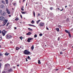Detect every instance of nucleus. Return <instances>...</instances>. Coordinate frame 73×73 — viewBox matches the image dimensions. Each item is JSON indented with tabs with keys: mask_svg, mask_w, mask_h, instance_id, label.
Here are the masks:
<instances>
[{
	"mask_svg": "<svg viewBox=\"0 0 73 73\" xmlns=\"http://www.w3.org/2000/svg\"><path fill=\"white\" fill-rule=\"evenodd\" d=\"M12 37V36L9 33L7 34L6 36V38L7 39H11Z\"/></svg>",
	"mask_w": 73,
	"mask_h": 73,
	"instance_id": "obj_1",
	"label": "nucleus"
},
{
	"mask_svg": "<svg viewBox=\"0 0 73 73\" xmlns=\"http://www.w3.org/2000/svg\"><path fill=\"white\" fill-rule=\"evenodd\" d=\"M7 32V31H6L5 30H4L2 31L1 33H2L3 36H4L5 35V34Z\"/></svg>",
	"mask_w": 73,
	"mask_h": 73,
	"instance_id": "obj_2",
	"label": "nucleus"
},
{
	"mask_svg": "<svg viewBox=\"0 0 73 73\" xmlns=\"http://www.w3.org/2000/svg\"><path fill=\"white\" fill-rule=\"evenodd\" d=\"M30 53V52L27 50H25L24 52V54H26V55H28Z\"/></svg>",
	"mask_w": 73,
	"mask_h": 73,
	"instance_id": "obj_3",
	"label": "nucleus"
},
{
	"mask_svg": "<svg viewBox=\"0 0 73 73\" xmlns=\"http://www.w3.org/2000/svg\"><path fill=\"white\" fill-rule=\"evenodd\" d=\"M44 24H45L44 23L41 22L40 23V24L38 25V26L40 27H44Z\"/></svg>",
	"mask_w": 73,
	"mask_h": 73,
	"instance_id": "obj_4",
	"label": "nucleus"
},
{
	"mask_svg": "<svg viewBox=\"0 0 73 73\" xmlns=\"http://www.w3.org/2000/svg\"><path fill=\"white\" fill-rule=\"evenodd\" d=\"M6 11H7V13H8V15H10L11 14V13L10 12V11H9L8 10V8H6Z\"/></svg>",
	"mask_w": 73,
	"mask_h": 73,
	"instance_id": "obj_5",
	"label": "nucleus"
},
{
	"mask_svg": "<svg viewBox=\"0 0 73 73\" xmlns=\"http://www.w3.org/2000/svg\"><path fill=\"white\" fill-rule=\"evenodd\" d=\"M33 39V38H29L27 40V41L28 42H29L30 41H31V40H32Z\"/></svg>",
	"mask_w": 73,
	"mask_h": 73,
	"instance_id": "obj_6",
	"label": "nucleus"
},
{
	"mask_svg": "<svg viewBox=\"0 0 73 73\" xmlns=\"http://www.w3.org/2000/svg\"><path fill=\"white\" fill-rule=\"evenodd\" d=\"M1 14L2 16H5V15H6V13L5 12H3V13H2Z\"/></svg>",
	"mask_w": 73,
	"mask_h": 73,
	"instance_id": "obj_7",
	"label": "nucleus"
},
{
	"mask_svg": "<svg viewBox=\"0 0 73 73\" xmlns=\"http://www.w3.org/2000/svg\"><path fill=\"white\" fill-rule=\"evenodd\" d=\"M31 34H32V33L30 32H29L26 34V35L27 36H29V35H31Z\"/></svg>",
	"mask_w": 73,
	"mask_h": 73,
	"instance_id": "obj_8",
	"label": "nucleus"
},
{
	"mask_svg": "<svg viewBox=\"0 0 73 73\" xmlns=\"http://www.w3.org/2000/svg\"><path fill=\"white\" fill-rule=\"evenodd\" d=\"M8 72H13V70H12V68H10L8 70Z\"/></svg>",
	"mask_w": 73,
	"mask_h": 73,
	"instance_id": "obj_9",
	"label": "nucleus"
},
{
	"mask_svg": "<svg viewBox=\"0 0 73 73\" xmlns=\"http://www.w3.org/2000/svg\"><path fill=\"white\" fill-rule=\"evenodd\" d=\"M0 20H4V17L2 16L0 17Z\"/></svg>",
	"mask_w": 73,
	"mask_h": 73,
	"instance_id": "obj_10",
	"label": "nucleus"
},
{
	"mask_svg": "<svg viewBox=\"0 0 73 73\" xmlns=\"http://www.w3.org/2000/svg\"><path fill=\"white\" fill-rule=\"evenodd\" d=\"M5 66L6 67H8V66H9L10 65L8 64H5Z\"/></svg>",
	"mask_w": 73,
	"mask_h": 73,
	"instance_id": "obj_11",
	"label": "nucleus"
},
{
	"mask_svg": "<svg viewBox=\"0 0 73 73\" xmlns=\"http://www.w3.org/2000/svg\"><path fill=\"white\" fill-rule=\"evenodd\" d=\"M0 7H1V8H3L4 7V6L3 5H1L0 6Z\"/></svg>",
	"mask_w": 73,
	"mask_h": 73,
	"instance_id": "obj_12",
	"label": "nucleus"
},
{
	"mask_svg": "<svg viewBox=\"0 0 73 73\" xmlns=\"http://www.w3.org/2000/svg\"><path fill=\"white\" fill-rule=\"evenodd\" d=\"M2 23L3 24V25H2L3 26H4L6 24V23L5 22H3Z\"/></svg>",
	"mask_w": 73,
	"mask_h": 73,
	"instance_id": "obj_13",
	"label": "nucleus"
},
{
	"mask_svg": "<svg viewBox=\"0 0 73 73\" xmlns=\"http://www.w3.org/2000/svg\"><path fill=\"white\" fill-rule=\"evenodd\" d=\"M21 10L22 11H24V6H22L21 7Z\"/></svg>",
	"mask_w": 73,
	"mask_h": 73,
	"instance_id": "obj_14",
	"label": "nucleus"
},
{
	"mask_svg": "<svg viewBox=\"0 0 73 73\" xmlns=\"http://www.w3.org/2000/svg\"><path fill=\"white\" fill-rule=\"evenodd\" d=\"M19 20V18L18 17H17L15 19V20L16 21H18V20Z\"/></svg>",
	"mask_w": 73,
	"mask_h": 73,
	"instance_id": "obj_15",
	"label": "nucleus"
},
{
	"mask_svg": "<svg viewBox=\"0 0 73 73\" xmlns=\"http://www.w3.org/2000/svg\"><path fill=\"white\" fill-rule=\"evenodd\" d=\"M29 26H30V27H35L34 25H31V24H29L28 25Z\"/></svg>",
	"mask_w": 73,
	"mask_h": 73,
	"instance_id": "obj_16",
	"label": "nucleus"
},
{
	"mask_svg": "<svg viewBox=\"0 0 73 73\" xmlns=\"http://www.w3.org/2000/svg\"><path fill=\"white\" fill-rule=\"evenodd\" d=\"M28 29H29V31H31V32H32L33 30L32 29H31L30 28H29Z\"/></svg>",
	"mask_w": 73,
	"mask_h": 73,
	"instance_id": "obj_17",
	"label": "nucleus"
},
{
	"mask_svg": "<svg viewBox=\"0 0 73 73\" xmlns=\"http://www.w3.org/2000/svg\"><path fill=\"white\" fill-rule=\"evenodd\" d=\"M38 63L39 64H41V62H40V60H38Z\"/></svg>",
	"mask_w": 73,
	"mask_h": 73,
	"instance_id": "obj_18",
	"label": "nucleus"
},
{
	"mask_svg": "<svg viewBox=\"0 0 73 73\" xmlns=\"http://www.w3.org/2000/svg\"><path fill=\"white\" fill-rule=\"evenodd\" d=\"M31 49L32 50H33L34 49V46L33 45L31 47Z\"/></svg>",
	"mask_w": 73,
	"mask_h": 73,
	"instance_id": "obj_19",
	"label": "nucleus"
},
{
	"mask_svg": "<svg viewBox=\"0 0 73 73\" xmlns=\"http://www.w3.org/2000/svg\"><path fill=\"white\" fill-rule=\"evenodd\" d=\"M65 32H66V33H70L69 32H68V31L66 30H65Z\"/></svg>",
	"mask_w": 73,
	"mask_h": 73,
	"instance_id": "obj_20",
	"label": "nucleus"
},
{
	"mask_svg": "<svg viewBox=\"0 0 73 73\" xmlns=\"http://www.w3.org/2000/svg\"><path fill=\"white\" fill-rule=\"evenodd\" d=\"M33 15H34V17H35V12L33 11Z\"/></svg>",
	"mask_w": 73,
	"mask_h": 73,
	"instance_id": "obj_21",
	"label": "nucleus"
},
{
	"mask_svg": "<svg viewBox=\"0 0 73 73\" xmlns=\"http://www.w3.org/2000/svg\"><path fill=\"white\" fill-rule=\"evenodd\" d=\"M56 29L57 31V32H59V30H60V29H59V28H56Z\"/></svg>",
	"mask_w": 73,
	"mask_h": 73,
	"instance_id": "obj_22",
	"label": "nucleus"
},
{
	"mask_svg": "<svg viewBox=\"0 0 73 73\" xmlns=\"http://www.w3.org/2000/svg\"><path fill=\"white\" fill-rule=\"evenodd\" d=\"M58 28H62V27L61 26V25H59L58 26Z\"/></svg>",
	"mask_w": 73,
	"mask_h": 73,
	"instance_id": "obj_23",
	"label": "nucleus"
},
{
	"mask_svg": "<svg viewBox=\"0 0 73 73\" xmlns=\"http://www.w3.org/2000/svg\"><path fill=\"white\" fill-rule=\"evenodd\" d=\"M8 54H9V53H5V56H8Z\"/></svg>",
	"mask_w": 73,
	"mask_h": 73,
	"instance_id": "obj_24",
	"label": "nucleus"
},
{
	"mask_svg": "<svg viewBox=\"0 0 73 73\" xmlns=\"http://www.w3.org/2000/svg\"><path fill=\"white\" fill-rule=\"evenodd\" d=\"M2 12H3V11H2V10L0 9V15L1 14Z\"/></svg>",
	"mask_w": 73,
	"mask_h": 73,
	"instance_id": "obj_25",
	"label": "nucleus"
},
{
	"mask_svg": "<svg viewBox=\"0 0 73 73\" xmlns=\"http://www.w3.org/2000/svg\"><path fill=\"white\" fill-rule=\"evenodd\" d=\"M53 9V8L52 7H50V10H51V11H52Z\"/></svg>",
	"mask_w": 73,
	"mask_h": 73,
	"instance_id": "obj_26",
	"label": "nucleus"
},
{
	"mask_svg": "<svg viewBox=\"0 0 73 73\" xmlns=\"http://www.w3.org/2000/svg\"><path fill=\"white\" fill-rule=\"evenodd\" d=\"M5 0L6 3L7 4H8V0Z\"/></svg>",
	"mask_w": 73,
	"mask_h": 73,
	"instance_id": "obj_27",
	"label": "nucleus"
},
{
	"mask_svg": "<svg viewBox=\"0 0 73 73\" xmlns=\"http://www.w3.org/2000/svg\"><path fill=\"white\" fill-rule=\"evenodd\" d=\"M68 34L69 37H71V35H70V33H69Z\"/></svg>",
	"mask_w": 73,
	"mask_h": 73,
	"instance_id": "obj_28",
	"label": "nucleus"
},
{
	"mask_svg": "<svg viewBox=\"0 0 73 73\" xmlns=\"http://www.w3.org/2000/svg\"><path fill=\"white\" fill-rule=\"evenodd\" d=\"M19 47H17L16 48V50H19Z\"/></svg>",
	"mask_w": 73,
	"mask_h": 73,
	"instance_id": "obj_29",
	"label": "nucleus"
},
{
	"mask_svg": "<svg viewBox=\"0 0 73 73\" xmlns=\"http://www.w3.org/2000/svg\"><path fill=\"white\" fill-rule=\"evenodd\" d=\"M60 37H59L58 38V41H60Z\"/></svg>",
	"mask_w": 73,
	"mask_h": 73,
	"instance_id": "obj_30",
	"label": "nucleus"
},
{
	"mask_svg": "<svg viewBox=\"0 0 73 73\" xmlns=\"http://www.w3.org/2000/svg\"><path fill=\"white\" fill-rule=\"evenodd\" d=\"M35 23V22L33 20H32L31 22V23L32 24H33V23Z\"/></svg>",
	"mask_w": 73,
	"mask_h": 73,
	"instance_id": "obj_31",
	"label": "nucleus"
},
{
	"mask_svg": "<svg viewBox=\"0 0 73 73\" xmlns=\"http://www.w3.org/2000/svg\"><path fill=\"white\" fill-rule=\"evenodd\" d=\"M66 21H69V18H67L66 20Z\"/></svg>",
	"mask_w": 73,
	"mask_h": 73,
	"instance_id": "obj_32",
	"label": "nucleus"
},
{
	"mask_svg": "<svg viewBox=\"0 0 73 73\" xmlns=\"http://www.w3.org/2000/svg\"><path fill=\"white\" fill-rule=\"evenodd\" d=\"M40 21V20H39L36 21V23H37V24H38V23Z\"/></svg>",
	"mask_w": 73,
	"mask_h": 73,
	"instance_id": "obj_33",
	"label": "nucleus"
},
{
	"mask_svg": "<svg viewBox=\"0 0 73 73\" xmlns=\"http://www.w3.org/2000/svg\"><path fill=\"white\" fill-rule=\"evenodd\" d=\"M22 14H25V12L24 11H21Z\"/></svg>",
	"mask_w": 73,
	"mask_h": 73,
	"instance_id": "obj_34",
	"label": "nucleus"
},
{
	"mask_svg": "<svg viewBox=\"0 0 73 73\" xmlns=\"http://www.w3.org/2000/svg\"><path fill=\"white\" fill-rule=\"evenodd\" d=\"M9 22H8L7 23V24L6 25V26H8V25H9Z\"/></svg>",
	"mask_w": 73,
	"mask_h": 73,
	"instance_id": "obj_35",
	"label": "nucleus"
},
{
	"mask_svg": "<svg viewBox=\"0 0 73 73\" xmlns=\"http://www.w3.org/2000/svg\"><path fill=\"white\" fill-rule=\"evenodd\" d=\"M27 58L28 59H29V60H30L31 59V58H30V57H29V56H28Z\"/></svg>",
	"mask_w": 73,
	"mask_h": 73,
	"instance_id": "obj_36",
	"label": "nucleus"
},
{
	"mask_svg": "<svg viewBox=\"0 0 73 73\" xmlns=\"http://www.w3.org/2000/svg\"><path fill=\"white\" fill-rule=\"evenodd\" d=\"M37 36V35L35 34V35H34V37H35V38H36V37Z\"/></svg>",
	"mask_w": 73,
	"mask_h": 73,
	"instance_id": "obj_37",
	"label": "nucleus"
},
{
	"mask_svg": "<svg viewBox=\"0 0 73 73\" xmlns=\"http://www.w3.org/2000/svg\"><path fill=\"white\" fill-rule=\"evenodd\" d=\"M42 34H39V36H42Z\"/></svg>",
	"mask_w": 73,
	"mask_h": 73,
	"instance_id": "obj_38",
	"label": "nucleus"
},
{
	"mask_svg": "<svg viewBox=\"0 0 73 73\" xmlns=\"http://www.w3.org/2000/svg\"><path fill=\"white\" fill-rule=\"evenodd\" d=\"M40 16V14L38 13V15L37 16V17H38V16Z\"/></svg>",
	"mask_w": 73,
	"mask_h": 73,
	"instance_id": "obj_39",
	"label": "nucleus"
},
{
	"mask_svg": "<svg viewBox=\"0 0 73 73\" xmlns=\"http://www.w3.org/2000/svg\"><path fill=\"white\" fill-rule=\"evenodd\" d=\"M60 54H63V52H60Z\"/></svg>",
	"mask_w": 73,
	"mask_h": 73,
	"instance_id": "obj_40",
	"label": "nucleus"
},
{
	"mask_svg": "<svg viewBox=\"0 0 73 73\" xmlns=\"http://www.w3.org/2000/svg\"><path fill=\"white\" fill-rule=\"evenodd\" d=\"M16 3H15L13 4V5H14V6H16Z\"/></svg>",
	"mask_w": 73,
	"mask_h": 73,
	"instance_id": "obj_41",
	"label": "nucleus"
},
{
	"mask_svg": "<svg viewBox=\"0 0 73 73\" xmlns=\"http://www.w3.org/2000/svg\"><path fill=\"white\" fill-rule=\"evenodd\" d=\"M5 22H6V23H7V22H8V21L7 20H5Z\"/></svg>",
	"mask_w": 73,
	"mask_h": 73,
	"instance_id": "obj_42",
	"label": "nucleus"
},
{
	"mask_svg": "<svg viewBox=\"0 0 73 73\" xmlns=\"http://www.w3.org/2000/svg\"><path fill=\"white\" fill-rule=\"evenodd\" d=\"M67 69H69V70H70V67L68 68H67Z\"/></svg>",
	"mask_w": 73,
	"mask_h": 73,
	"instance_id": "obj_43",
	"label": "nucleus"
},
{
	"mask_svg": "<svg viewBox=\"0 0 73 73\" xmlns=\"http://www.w3.org/2000/svg\"><path fill=\"white\" fill-rule=\"evenodd\" d=\"M3 54L0 53V56H3Z\"/></svg>",
	"mask_w": 73,
	"mask_h": 73,
	"instance_id": "obj_44",
	"label": "nucleus"
},
{
	"mask_svg": "<svg viewBox=\"0 0 73 73\" xmlns=\"http://www.w3.org/2000/svg\"><path fill=\"white\" fill-rule=\"evenodd\" d=\"M1 64L0 63V69L1 68Z\"/></svg>",
	"mask_w": 73,
	"mask_h": 73,
	"instance_id": "obj_45",
	"label": "nucleus"
},
{
	"mask_svg": "<svg viewBox=\"0 0 73 73\" xmlns=\"http://www.w3.org/2000/svg\"><path fill=\"white\" fill-rule=\"evenodd\" d=\"M24 12L25 13H25H27V12L26 11H24Z\"/></svg>",
	"mask_w": 73,
	"mask_h": 73,
	"instance_id": "obj_46",
	"label": "nucleus"
},
{
	"mask_svg": "<svg viewBox=\"0 0 73 73\" xmlns=\"http://www.w3.org/2000/svg\"><path fill=\"white\" fill-rule=\"evenodd\" d=\"M19 38H20V39H21H21H22V36L20 37Z\"/></svg>",
	"mask_w": 73,
	"mask_h": 73,
	"instance_id": "obj_47",
	"label": "nucleus"
},
{
	"mask_svg": "<svg viewBox=\"0 0 73 73\" xmlns=\"http://www.w3.org/2000/svg\"><path fill=\"white\" fill-rule=\"evenodd\" d=\"M20 17H21V19H22V15H20Z\"/></svg>",
	"mask_w": 73,
	"mask_h": 73,
	"instance_id": "obj_48",
	"label": "nucleus"
},
{
	"mask_svg": "<svg viewBox=\"0 0 73 73\" xmlns=\"http://www.w3.org/2000/svg\"><path fill=\"white\" fill-rule=\"evenodd\" d=\"M26 61L27 62V61H28V60H27V58H26Z\"/></svg>",
	"mask_w": 73,
	"mask_h": 73,
	"instance_id": "obj_49",
	"label": "nucleus"
},
{
	"mask_svg": "<svg viewBox=\"0 0 73 73\" xmlns=\"http://www.w3.org/2000/svg\"><path fill=\"white\" fill-rule=\"evenodd\" d=\"M63 9H64V8H62V10H60L61 11H63Z\"/></svg>",
	"mask_w": 73,
	"mask_h": 73,
	"instance_id": "obj_50",
	"label": "nucleus"
},
{
	"mask_svg": "<svg viewBox=\"0 0 73 73\" xmlns=\"http://www.w3.org/2000/svg\"><path fill=\"white\" fill-rule=\"evenodd\" d=\"M8 28H9V29H10V28H11V27H10L9 26Z\"/></svg>",
	"mask_w": 73,
	"mask_h": 73,
	"instance_id": "obj_51",
	"label": "nucleus"
},
{
	"mask_svg": "<svg viewBox=\"0 0 73 73\" xmlns=\"http://www.w3.org/2000/svg\"><path fill=\"white\" fill-rule=\"evenodd\" d=\"M46 28L47 30H49V29L48 27H46Z\"/></svg>",
	"mask_w": 73,
	"mask_h": 73,
	"instance_id": "obj_52",
	"label": "nucleus"
},
{
	"mask_svg": "<svg viewBox=\"0 0 73 73\" xmlns=\"http://www.w3.org/2000/svg\"><path fill=\"white\" fill-rule=\"evenodd\" d=\"M57 9H59V8H57V9H56V10H57Z\"/></svg>",
	"mask_w": 73,
	"mask_h": 73,
	"instance_id": "obj_53",
	"label": "nucleus"
},
{
	"mask_svg": "<svg viewBox=\"0 0 73 73\" xmlns=\"http://www.w3.org/2000/svg\"><path fill=\"white\" fill-rule=\"evenodd\" d=\"M56 71H57L58 70V69H56Z\"/></svg>",
	"mask_w": 73,
	"mask_h": 73,
	"instance_id": "obj_54",
	"label": "nucleus"
},
{
	"mask_svg": "<svg viewBox=\"0 0 73 73\" xmlns=\"http://www.w3.org/2000/svg\"><path fill=\"white\" fill-rule=\"evenodd\" d=\"M9 17H11V15H9Z\"/></svg>",
	"mask_w": 73,
	"mask_h": 73,
	"instance_id": "obj_55",
	"label": "nucleus"
},
{
	"mask_svg": "<svg viewBox=\"0 0 73 73\" xmlns=\"http://www.w3.org/2000/svg\"><path fill=\"white\" fill-rule=\"evenodd\" d=\"M67 6H66V5L65 6V8H67Z\"/></svg>",
	"mask_w": 73,
	"mask_h": 73,
	"instance_id": "obj_56",
	"label": "nucleus"
},
{
	"mask_svg": "<svg viewBox=\"0 0 73 73\" xmlns=\"http://www.w3.org/2000/svg\"><path fill=\"white\" fill-rule=\"evenodd\" d=\"M14 29H17L16 27H15V28H14Z\"/></svg>",
	"mask_w": 73,
	"mask_h": 73,
	"instance_id": "obj_57",
	"label": "nucleus"
},
{
	"mask_svg": "<svg viewBox=\"0 0 73 73\" xmlns=\"http://www.w3.org/2000/svg\"><path fill=\"white\" fill-rule=\"evenodd\" d=\"M25 1V0H23V2H24Z\"/></svg>",
	"mask_w": 73,
	"mask_h": 73,
	"instance_id": "obj_58",
	"label": "nucleus"
},
{
	"mask_svg": "<svg viewBox=\"0 0 73 73\" xmlns=\"http://www.w3.org/2000/svg\"><path fill=\"white\" fill-rule=\"evenodd\" d=\"M36 4H38V2H36Z\"/></svg>",
	"mask_w": 73,
	"mask_h": 73,
	"instance_id": "obj_59",
	"label": "nucleus"
},
{
	"mask_svg": "<svg viewBox=\"0 0 73 73\" xmlns=\"http://www.w3.org/2000/svg\"><path fill=\"white\" fill-rule=\"evenodd\" d=\"M17 66H19V64H17Z\"/></svg>",
	"mask_w": 73,
	"mask_h": 73,
	"instance_id": "obj_60",
	"label": "nucleus"
},
{
	"mask_svg": "<svg viewBox=\"0 0 73 73\" xmlns=\"http://www.w3.org/2000/svg\"><path fill=\"white\" fill-rule=\"evenodd\" d=\"M13 68H15V66H14L13 67Z\"/></svg>",
	"mask_w": 73,
	"mask_h": 73,
	"instance_id": "obj_61",
	"label": "nucleus"
},
{
	"mask_svg": "<svg viewBox=\"0 0 73 73\" xmlns=\"http://www.w3.org/2000/svg\"><path fill=\"white\" fill-rule=\"evenodd\" d=\"M21 48V46H20V48H19V49H20V48Z\"/></svg>",
	"mask_w": 73,
	"mask_h": 73,
	"instance_id": "obj_62",
	"label": "nucleus"
},
{
	"mask_svg": "<svg viewBox=\"0 0 73 73\" xmlns=\"http://www.w3.org/2000/svg\"><path fill=\"white\" fill-rule=\"evenodd\" d=\"M22 49H24V47H22Z\"/></svg>",
	"mask_w": 73,
	"mask_h": 73,
	"instance_id": "obj_63",
	"label": "nucleus"
},
{
	"mask_svg": "<svg viewBox=\"0 0 73 73\" xmlns=\"http://www.w3.org/2000/svg\"><path fill=\"white\" fill-rule=\"evenodd\" d=\"M27 3H26V6H27Z\"/></svg>",
	"mask_w": 73,
	"mask_h": 73,
	"instance_id": "obj_64",
	"label": "nucleus"
}]
</instances>
